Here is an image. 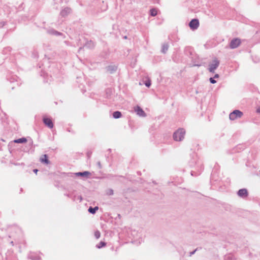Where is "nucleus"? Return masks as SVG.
<instances>
[{
    "mask_svg": "<svg viewBox=\"0 0 260 260\" xmlns=\"http://www.w3.org/2000/svg\"><path fill=\"white\" fill-rule=\"evenodd\" d=\"M185 131L183 129H179L174 133L173 138L175 141H180L184 138Z\"/></svg>",
    "mask_w": 260,
    "mask_h": 260,
    "instance_id": "1",
    "label": "nucleus"
},
{
    "mask_svg": "<svg viewBox=\"0 0 260 260\" xmlns=\"http://www.w3.org/2000/svg\"><path fill=\"white\" fill-rule=\"evenodd\" d=\"M242 115L243 113L241 111L236 110L230 114L229 117L231 120H234L238 118H240Z\"/></svg>",
    "mask_w": 260,
    "mask_h": 260,
    "instance_id": "2",
    "label": "nucleus"
},
{
    "mask_svg": "<svg viewBox=\"0 0 260 260\" xmlns=\"http://www.w3.org/2000/svg\"><path fill=\"white\" fill-rule=\"evenodd\" d=\"M241 40L238 38H235L233 39L230 44V47L231 49H235L237 48L241 44Z\"/></svg>",
    "mask_w": 260,
    "mask_h": 260,
    "instance_id": "3",
    "label": "nucleus"
},
{
    "mask_svg": "<svg viewBox=\"0 0 260 260\" xmlns=\"http://www.w3.org/2000/svg\"><path fill=\"white\" fill-rule=\"evenodd\" d=\"M219 61L217 59L213 60L212 62L209 65V70L210 72H214L215 70L218 67Z\"/></svg>",
    "mask_w": 260,
    "mask_h": 260,
    "instance_id": "4",
    "label": "nucleus"
},
{
    "mask_svg": "<svg viewBox=\"0 0 260 260\" xmlns=\"http://www.w3.org/2000/svg\"><path fill=\"white\" fill-rule=\"evenodd\" d=\"M189 26L190 28L192 29H196L199 26V21L197 19H193L191 20V21L189 23Z\"/></svg>",
    "mask_w": 260,
    "mask_h": 260,
    "instance_id": "5",
    "label": "nucleus"
},
{
    "mask_svg": "<svg viewBox=\"0 0 260 260\" xmlns=\"http://www.w3.org/2000/svg\"><path fill=\"white\" fill-rule=\"evenodd\" d=\"M43 122L44 124L50 128H52L53 127V123L51 118L44 117L43 118Z\"/></svg>",
    "mask_w": 260,
    "mask_h": 260,
    "instance_id": "6",
    "label": "nucleus"
},
{
    "mask_svg": "<svg viewBox=\"0 0 260 260\" xmlns=\"http://www.w3.org/2000/svg\"><path fill=\"white\" fill-rule=\"evenodd\" d=\"M135 111L137 113L138 115L140 116L145 117L146 116V114L144 111L141 109L140 107L137 106L135 108Z\"/></svg>",
    "mask_w": 260,
    "mask_h": 260,
    "instance_id": "7",
    "label": "nucleus"
},
{
    "mask_svg": "<svg viewBox=\"0 0 260 260\" xmlns=\"http://www.w3.org/2000/svg\"><path fill=\"white\" fill-rule=\"evenodd\" d=\"M238 194L239 196L244 198L247 196L248 192L246 189H241L238 191Z\"/></svg>",
    "mask_w": 260,
    "mask_h": 260,
    "instance_id": "8",
    "label": "nucleus"
},
{
    "mask_svg": "<svg viewBox=\"0 0 260 260\" xmlns=\"http://www.w3.org/2000/svg\"><path fill=\"white\" fill-rule=\"evenodd\" d=\"M40 161H41V162L44 163V164H47V165L49 164V160L48 159L47 155H46V154L43 155L41 157Z\"/></svg>",
    "mask_w": 260,
    "mask_h": 260,
    "instance_id": "9",
    "label": "nucleus"
},
{
    "mask_svg": "<svg viewBox=\"0 0 260 260\" xmlns=\"http://www.w3.org/2000/svg\"><path fill=\"white\" fill-rule=\"evenodd\" d=\"M14 142L16 143H23L27 142V139L25 138H22L15 140Z\"/></svg>",
    "mask_w": 260,
    "mask_h": 260,
    "instance_id": "10",
    "label": "nucleus"
},
{
    "mask_svg": "<svg viewBox=\"0 0 260 260\" xmlns=\"http://www.w3.org/2000/svg\"><path fill=\"white\" fill-rule=\"evenodd\" d=\"M90 174V173L87 171H85L84 172H79L77 173L76 175L77 176H88Z\"/></svg>",
    "mask_w": 260,
    "mask_h": 260,
    "instance_id": "11",
    "label": "nucleus"
},
{
    "mask_svg": "<svg viewBox=\"0 0 260 260\" xmlns=\"http://www.w3.org/2000/svg\"><path fill=\"white\" fill-rule=\"evenodd\" d=\"M113 116L114 118H119L121 116V113L119 111L114 112L113 114Z\"/></svg>",
    "mask_w": 260,
    "mask_h": 260,
    "instance_id": "12",
    "label": "nucleus"
},
{
    "mask_svg": "<svg viewBox=\"0 0 260 260\" xmlns=\"http://www.w3.org/2000/svg\"><path fill=\"white\" fill-rule=\"evenodd\" d=\"M99 209V208L98 207H95L94 208H92V207H90L89 209H88V211L92 213V214H94L95 213V212Z\"/></svg>",
    "mask_w": 260,
    "mask_h": 260,
    "instance_id": "13",
    "label": "nucleus"
},
{
    "mask_svg": "<svg viewBox=\"0 0 260 260\" xmlns=\"http://www.w3.org/2000/svg\"><path fill=\"white\" fill-rule=\"evenodd\" d=\"M157 12L155 9H152L150 10L151 15L152 16H155L157 15Z\"/></svg>",
    "mask_w": 260,
    "mask_h": 260,
    "instance_id": "14",
    "label": "nucleus"
},
{
    "mask_svg": "<svg viewBox=\"0 0 260 260\" xmlns=\"http://www.w3.org/2000/svg\"><path fill=\"white\" fill-rule=\"evenodd\" d=\"M168 48H169L168 45H167V44L164 45L162 46V52L163 53H166V51L168 50Z\"/></svg>",
    "mask_w": 260,
    "mask_h": 260,
    "instance_id": "15",
    "label": "nucleus"
},
{
    "mask_svg": "<svg viewBox=\"0 0 260 260\" xmlns=\"http://www.w3.org/2000/svg\"><path fill=\"white\" fill-rule=\"evenodd\" d=\"M106 245V243L104 242H101L99 244L96 245L97 248H101L105 246Z\"/></svg>",
    "mask_w": 260,
    "mask_h": 260,
    "instance_id": "16",
    "label": "nucleus"
},
{
    "mask_svg": "<svg viewBox=\"0 0 260 260\" xmlns=\"http://www.w3.org/2000/svg\"><path fill=\"white\" fill-rule=\"evenodd\" d=\"M94 235L96 239H99L101 236V233L99 231H95Z\"/></svg>",
    "mask_w": 260,
    "mask_h": 260,
    "instance_id": "17",
    "label": "nucleus"
},
{
    "mask_svg": "<svg viewBox=\"0 0 260 260\" xmlns=\"http://www.w3.org/2000/svg\"><path fill=\"white\" fill-rule=\"evenodd\" d=\"M145 84L147 87H150V86L151 85V81L149 79H148L147 81L145 82Z\"/></svg>",
    "mask_w": 260,
    "mask_h": 260,
    "instance_id": "18",
    "label": "nucleus"
},
{
    "mask_svg": "<svg viewBox=\"0 0 260 260\" xmlns=\"http://www.w3.org/2000/svg\"><path fill=\"white\" fill-rule=\"evenodd\" d=\"M209 80L210 82L212 84H214L216 82V81L212 78H210Z\"/></svg>",
    "mask_w": 260,
    "mask_h": 260,
    "instance_id": "19",
    "label": "nucleus"
},
{
    "mask_svg": "<svg viewBox=\"0 0 260 260\" xmlns=\"http://www.w3.org/2000/svg\"><path fill=\"white\" fill-rule=\"evenodd\" d=\"M256 112L258 113H260V106L258 107L256 109Z\"/></svg>",
    "mask_w": 260,
    "mask_h": 260,
    "instance_id": "20",
    "label": "nucleus"
},
{
    "mask_svg": "<svg viewBox=\"0 0 260 260\" xmlns=\"http://www.w3.org/2000/svg\"><path fill=\"white\" fill-rule=\"evenodd\" d=\"M214 78H219V75L218 74H215Z\"/></svg>",
    "mask_w": 260,
    "mask_h": 260,
    "instance_id": "21",
    "label": "nucleus"
},
{
    "mask_svg": "<svg viewBox=\"0 0 260 260\" xmlns=\"http://www.w3.org/2000/svg\"><path fill=\"white\" fill-rule=\"evenodd\" d=\"M38 171V170H37V169H35V170H34V172L36 174H37V173Z\"/></svg>",
    "mask_w": 260,
    "mask_h": 260,
    "instance_id": "22",
    "label": "nucleus"
}]
</instances>
